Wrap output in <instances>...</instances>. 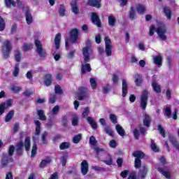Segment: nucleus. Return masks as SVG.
Masks as SVG:
<instances>
[{
  "mask_svg": "<svg viewBox=\"0 0 179 179\" xmlns=\"http://www.w3.org/2000/svg\"><path fill=\"white\" fill-rule=\"evenodd\" d=\"M146 174H148V167L143 166L138 173V179H145Z\"/></svg>",
  "mask_w": 179,
  "mask_h": 179,
  "instance_id": "obj_12",
  "label": "nucleus"
},
{
  "mask_svg": "<svg viewBox=\"0 0 179 179\" xmlns=\"http://www.w3.org/2000/svg\"><path fill=\"white\" fill-rule=\"evenodd\" d=\"M149 96V92L148 90H145L142 92L141 99H140V103H141V107L143 110H146V107L148 106V99Z\"/></svg>",
  "mask_w": 179,
  "mask_h": 179,
  "instance_id": "obj_4",
  "label": "nucleus"
},
{
  "mask_svg": "<svg viewBox=\"0 0 179 179\" xmlns=\"http://www.w3.org/2000/svg\"><path fill=\"white\" fill-rule=\"evenodd\" d=\"M47 135H48V134L45 131L43 134H42V142L43 144L47 143Z\"/></svg>",
  "mask_w": 179,
  "mask_h": 179,
  "instance_id": "obj_58",
  "label": "nucleus"
},
{
  "mask_svg": "<svg viewBox=\"0 0 179 179\" xmlns=\"http://www.w3.org/2000/svg\"><path fill=\"white\" fill-rule=\"evenodd\" d=\"M136 10L140 15H143V13L146 12V7H145V6L143 4H137Z\"/></svg>",
  "mask_w": 179,
  "mask_h": 179,
  "instance_id": "obj_21",
  "label": "nucleus"
},
{
  "mask_svg": "<svg viewBox=\"0 0 179 179\" xmlns=\"http://www.w3.org/2000/svg\"><path fill=\"white\" fill-rule=\"evenodd\" d=\"M109 145L110 148H117V142L115 140H112L110 141Z\"/></svg>",
  "mask_w": 179,
  "mask_h": 179,
  "instance_id": "obj_61",
  "label": "nucleus"
},
{
  "mask_svg": "<svg viewBox=\"0 0 179 179\" xmlns=\"http://www.w3.org/2000/svg\"><path fill=\"white\" fill-rule=\"evenodd\" d=\"M154 59V64L157 65V66H162V62L163 61V58L162 57V55H158L153 58Z\"/></svg>",
  "mask_w": 179,
  "mask_h": 179,
  "instance_id": "obj_16",
  "label": "nucleus"
},
{
  "mask_svg": "<svg viewBox=\"0 0 179 179\" xmlns=\"http://www.w3.org/2000/svg\"><path fill=\"white\" fill-rule=\"evenodd\" d=\"M92 22L98 27H100L101 26V22L100 21V18L99 17V15H97V13H92Z\"/></svg>",
  "mask_w": 179,
  "mask_h": 179,
  "instance_id": "obj_11",
  "label": "nucleus"
},
{
  "mask_svg": "<svg viewBox=\"0 0 179 179\" xmlns=\"http://www.w3.org/2000/svg\"><path fill=\"white\" fill-rule=\"evenodd\" d=\"M34 122H35V125H36L35 135H36V136H38V135H40V132H41V123L38 120H35Z\"/></svg>",
  "mask_w": 179,
  "mask_h": 179,
  "instance_id": "obj_28",
  "label": "nucleus"
},
{
  "mask_svg": "<svg viewBox=\"0 0 179 179\" xmlns=\"http://www.w3.org/2000/svg\"><path fill=\"white\" fill-rule=\"evenodd\" d=\"M35 45L36 47V52L38 54L39 57H45V49L43 48V44L39 40H35Z\"/></svg>",
  "mask_w": 179,
  "mask_h": 179,
  "instance_id": "obj_7",
  "label": "nucleus"
},
{
  "mask_svg": "<svg viewBox=\"0 0 179 179\" xmlns=\"http://www.w3.org/2000/svg\"><path fill=\"white\" fill-rule=\"evenodd\" d=\"M6 6L7 8H12L16 6V2L13 0H5Z\"/></svg>",
  "mask_w": 179,
  "mask_h": 179,
  "instance_id": "obj_36",
  "label": "nucleus"
},
{
  "mask_svg": "<svg viewBox=\"0 0 179 179\" xmlns=\"http://www.w3.org/2000/svg\"><path fill=\"white\" fill-rule=\"evenodd\" d=\"M59 148L61 150H64V149H68V148H69V143L68 142L62 143L61 145H59Z\"/></svg>",
  "mask_w": 179,
  "mask_h": 179,
  "instance_id": "obj_47",
  "label": "nucleus"
},
{
  "mask_svg": "<svg viewBox=\"0 0 179 179\" xmlns=\"http://www.w3.org/2000/svg\"><path fill=\"white\" fill-rule=\"evenodd\" d=\"M13 103V101L12 99H8L6 103H3L0 104V115H2L3 113H5V110L10 107Z\"/></svg>",
  "mask_w": 179,
  "mask_h": 179,
  "instance_id": "obj_9",
  "label": "nucleus"
},
{
  "mask_svg": "<svg viewBox=\"0 0 179 179\" xmlns=\"http://www.w3.org/2000/svg\"><path fill=\"white\" fill-rule=\"evenodd\" d=\"M21 58L20 52L19 50H15V59L17 62H20Z\"/></svg>",
  "mask_w": 179,
  "mask_h": 179,
  "instance_id": "obj_51",
  "label": "nucleus"
},
{
  "mask_svg": "<svg viewBox=\"0 0 179 179\" xmlns=\"http://www.w3.org/2000/svg\"><path fill=\"white\" fill-rule=\"evenodd\" d=\"M90 71H92V68L90 67V64H82V68H81L82 73H86V72H90Z\"/></svg>",
  "mask_w": 179,
  "mask_h": 179,
  "instance_id": "obj_22",
  "label": "nucleus"
},
{
  "mask_svg": "<svg viewBox=\"0 0 179 179\" xmlns=\"http://www.w3.org/2000/svg\"><path fill=\"white\" fill-rule=\"evenodd\" d=\"M79 124V117L78 115H75L72 117V125L76 127V125Z\"/></svg>",
  "mask_w": 179,
  "mask_h": 179,
  "instance_id": "obj_44",
  "label": "nucleus"
},
{
  "mask_svg": "<svg viewBox=\"0 0 179 179\" xmlns=\"http://www.w3.org/2000/svg\"><path fill=\"white\" fill-rule=\"evenodd\" d=\"M104 132L109 135V136H114V131H113V129L108 127H104Z\"/></svg>",
  "mask_w": 179,
  "mask_h": 179,
  "instance_id": "obj_39",
  "label": "nucleus"
},
{
  "mask_svg": "<svg viewBox=\"0 0 179 179\" xmlns=\"http://www.w3.org/2000/svg\"><path fill=\"white\" fill-rule=\"evenodd\" d=\"M37 114L39 117V120H41V121H45V120H47L45 115H44V111L42 110H37Z\"/></svg>",
  "mask_w": 179,
  "mask_h": 179,
  "instance_id": "obj_35",
  "label": "nucleus"
},
{
  "mask_svg": "<svg viewBox=\"0 0 179 179\" xmlns=\"http://www.w3.org/2000/svg\"><path fill=\"white\" fill-rule=\"evenodd\" d=\"M90 113V109H89L88 107L85 108L84 111L83 112V114H82V117L85 118V117H87V115H89Z\"/></svg>",
  "mask_w": 179,
  "mask_h": 179,
  "instance_id": "obj_52",
  "label": "nucleus"
},
{
  "mask_svg": "<svg viewBox=\"0 0 179 179\" xmlns=\"http://www.w3.org/2000/svg\"><path fill=\"white\" fill-rule=\"evenodd\" d=\"M58 12H59V16H61L62 17H64V16L66 15V8H65V6L61 4L59 6L58 8Z\"/></svg>",
  "mask_w": 179,
  "mask_h": 179,
  "instance_id": "obj_14",
  "label": "nucleus"
},
{
  "mask_svg": "<svg viewBox=\"0 0 179 179\" xmlns=\"http://www.w3.org/2000/svg\"><path fill=\"white\" fill-rule=\"evenodd\" d=\"M136 16V13L135 12V10L134 9V7H131V10L129 13L128 17H129V19H131V20H134V19H135Z\"/></svg>",
  "mask_w": 179,
  "mask_h": 179,
  "instance_id": "obj_33",
  "label": "nucleus"
},
{
  "mask_svg": "<svg viewBox=\"0 0 179 179\" xmlns=\"http://www.w3.org/2000/svg\"><path fill=\"white\" fill-rule=\"evenodd\" d=\"M136 78L135 80V83L136 85V86H141V83H142V77H141V76L139 75H136L134 77Z\"/></svg>",
  "mask_w": 179,
  "mask_h": 179,
  "instance_id": "obj_45",
  "label": "nucleus"
},
{
  "mask_svg": "<svg viewBox=\"0 0 179 179\" xmlns=\"http://www.w3.org/2000/svg\"><path fill=\"white\" fill-rule=\"evenodd\" d=\"M158 131L159 134L164 138L166 136V133L164 131V129L162 127V125H158Z\"/></svg>",
  "mask_w": 179,
  "mask_h": 179,
  "instance_id": "obj_54",
  "label": "nucleus"
},
{
  "mask_svg": "<svg viewBox=\"0 0 179 179\" xmlns=\"http://www.w3.org/2000/svg\"><path fill=\"white\" fill-rule=\"evenodd\" d=\"M151 148L153 152H159V147L156 145V143L153 140L151 141Z\"/></svg>",
  "mask_w": 179,
  "mask_h": 179,
  "instance_id": "obj_48",
  "label": "nucleus"
},
{
  "mask_svg": "<svg viewBox=\"0 0 179 179\" xmlns=\"http://www.w3.org/2000/svg\"><path fill=\"white\" fill-rule=\"evenodd\" d=\"M52 82V76L50 74H48L45 76L44 83L45 86H50Z\"/></svg>",
  "mask_w": 179,
  "mask_h": 179,
  "instance_id": "obj_25",
  "label": "nucleus"
},
{
  "mask_svg": "<svg viewBox=\"0 0 179 179\" xmlns=\"http://www.w3.org/2000/svg\"><path fill=\"white\" fill-rule=\"evenodd\" d=\"M90 83L92 89H96V87H97V83H96V80L94 78L90 79Z\"/></svg>",
  "mask_w": 179,
  "mask_h": 179,
  "instance_id": "obj_55",
  "label": "nucleus"
},
{
  "mask_svg": "<svg viewBox=\"0 0 179 179\" xmlns=\"http://www.w3.org/2000/svg\"><path fill=\"white\" fill-rule=\"evenodd\" d=\"M115 129L120 136H125V130L120 124L115 126Z\"/></svg>",
  "mask_w": 179,
  "mask_h": 179,
  "instance_id": "obj_24",
  "label": "nucleus"
},
{
  "mask_svg": "<svg viewBox=\"0 0 179 179\" xmlns=\"http://www.w3.org/2000/svg\"><path fill=\"white\" fill-rule=\"evenodd\" d=\"M49 179H58V173H54L50 176V178Z\"/></svg>",
  "mask_w": 179,
  "mask_h": 179,
  "instance_id": "obj_64",
  "label": "nucleus"
},
{
  "mask_svg": "<svg viewBox=\"0 0 179 179\" xmlns=\"http://www.w3.org/2000/svg\"><path fill=\"white\" fill-rule=\"evenodd\" d=\"M152 86L154 92L155 93H162V87H160V85L157 83V82L153 81L152 83Z\"/></svg>",
  "mask_w": 179,
  "mask_h": 179,
  "instance_id": "obj_17",
  "label": "nucleus"
},
{
  "mask_svg": "<svg viewBox=\"0 0 179 179\" xmlns=\"http://www.w3.org/2000/svg\"><path fill=\"white\" fill-rule=\"evenodd\" d=\"M110 120L113 124H117V116L114 114L110 115Z\"/></svg>",
  "mask_w": 179,
  "mask_h": 179,
  "instance_id": "obj_56",
  "label": "nucleus"
},
{
  "mask_svg": "<svg viewBox=\"0 0 179 179\" xmlns=\"http://www.w3.org/2000/svg\"><path fill=\"white\" fill-rule=\"evenodd\" d=\"M164 13H165V16H166L167 19H171V10L169 8H164Z\"/></svg>",
  "mask_w": 179,
  "mask_h": 179,
  "instance_id": "obj_38",
  "label": "nucleus"
},
{
  "mask_svg": "<svg viewBox=\"0 0 179 179\" xmlns=\"http://www.w3.org/2000/svg\"><path fill=\"white\" fill-rule=\"evenodd\" d=\"M87 121L91 125L93 129H97V123H96V121H94V119H93L92 117H87Z\"/></svg>",
  "mask_w": 179,
  "mask_h": 179,
  "instance_id": "obj_20",
  "label": "nucleus"
},
{
  "mask_svg": "<svg viewBox=\"0 0 179 179\" xmlns=\"http://www.w3.org/2000/svg\"><path fill=\"white\" fill-rule=\"evenodd\" d=\"M71 6L72 9V12L75 13V15H78L79 13V8L76 5V0H72L71 2Z\"/></svg>",
  "mask_w": 179,
  "mask_h": 179,
  "instance_id": "obj_18",
  "label": "nucleus"
},
{
  "mask_svg": "<svg viewBox=\"0 0 179 179\" xmlns=\"http://www.w3.org/2000/svg\"><path fill=\"white\" fill-rule=\"evenodd\" d=\"M105 41V52L107 57H110L111 54H113V45H111V40L109 39L108 36H106L104 38Z\"/></svg>",
  "mask_w": 179,
  "mask_h": 179,
  "instance_id": "obj_6",
  "label": "nucleus"
},
{
  "mask_svg": "<svg viewBox=\"0 0 179 179\" xmlns=\"http://www.w3.org/2000/svg\"><path fill=\"white\" fill-rule=\"evenodd\" d=\"M13 115H15V111L10 110V112H8V113L6 116V119H5L6 122H9V121H10L12 118H13Z\"/></svg>",
  "mask_w": 179,
  "mask_h": 179,
  "instance_id": "obj_34",
  "label": "nucleus"
},
{
  "mask_svg": "<svg viewBox=\"0 0 179 179\" xmlns=\"http://www.w3.org/2000/svg\"><path fill=\"white\" fill-rule=\"evenodd\" d=\"M25 17L27 24H31L33 23V16H31L30 12L27 11L25 13Z\"/></svg>",
  "mask_w": 179,
  "mask_h": 179,
  "instance_id": "obj_27",
  "label": "nucleus"
},
{
  "mask_svg": "<svg viewBox=\"0 0 179 179\" xmlns=\"http://www.w3.org/2000/svg\"><path fill=\"white\" fill-rule=\"evenodd\" d=\"M128 179H136V174L134 172L131 173Z\"/></svg>",
  "mask_w": 179,
  "mask_h": 179,
  "instance_id": "obj_63",
  "label": "nucleus"
},
{
  "mask_svg": "<svg viewBox=\"0 0 179 179\" xmlns=\"http://www.w3.org/2000/svg\"><path fill=\"white\" fill-rule=\"evenodd\" d=\"M128 94V84L127 80H122V97H125Z\"/></svg>",
  "mask_w": 179,
  "mask_h": 179,
  "instance_id": "obj_15",
  "label": "nucleus"
},
{
  "mask_svg": "<svg viewBox=\"0 0 179 179\" xmlns=\"http://www.w3.org/2000/svg\"><path fill=\"white\" fill-rule=\"evenodd\" d=\"M158 171H159V173H162V174L164 176V177H166V178H171V176L170 175V172L169 171H165L162 168H158Z\"/></svg>",
  "mask_w": 179,
  "mask_h": 179,
  "instance_id": "obj_30",
  "label": "nucleus"
},
{
  "mask_svg": "<svg viewBox=\"0 0 179 179\" xmlns=\"http://www.w3.org/2000/svg\"><path fill=\"white\" fill-rule=\"evenodd\" d=\"M133 134L136 139H139V131H138V129H135Z\"/></svg>",
  "mask_w": 179,
  "mask_h": 179,
  "instance_id": "obj_62",
  "label": "nucleus"
},
{
  "mask_svg": "<svg viewBox=\"0 0 179 179\" xmlns=\"http://www.w3.org/2000/svg\"><path fill=\"white\" fill-rule=\"evenodd\" d=\"M33 48V44L31 43H24L22 50L23 51H29L30 50H32Z\"/></svg>",
  "mask_w": 179,
  "mask_h": 179,
  "instance_id": "obj_40",
  "label": "nucleus"
},
{
  "mask_svg": "<svg viewBox=\"0 0 179 179\" xmlns=\"http://www.w3.org/2000/svg\"><path fill=\"white\" fill-rule=\"evenodd\" d=\"M86 45L87 46L83 48V55L85 64L90 62V55H92V52H93L90 41L86 42Z\"/></svg>",
  "mask_w": 179,
  "mask_h": 179,
  "instance_id": "obj_2",
  "label": "nucleus"
},
{
  "mask_svg": "<svg viewBox=\"0 0 179 179\" xmlns=\"http://www.w3.org/2000/svg\"><path fill=\"white\" fill-rule=\"evenodd\" d=\"M143 117V125L149 128V127H150V116L147 114H145Z\"/></svg>",
  "mask_w": 179,
  "mask_h": 179,
  "instance_id": "obj_23",
  "label": "nucleus"
},
{
  "mask_svg": "<svg viewBox=\"0 0 179 179\" xmlns=\"http://www.w3.org/2000/svg\"><path fill=\"white\" fill-rule=\"evenodd\" d=\"M81 139H82V135L80 134H77V135L73 136V143H78L80 142Z\"/></svg>",
  "mask_w": 179,
  "mask_h": 179,
  "instance_id": "obj_41",
  "label": "nucleus"
},
{
  "mask_svg": "<svg viewBox=\"0 0 179 179\" xmlns=\"http://www.w3.org/2000/svg\"><path fill=\"white\" fill-rule=\"evenodd\" d=\"M19 72H20L19 64H16L14 67V71L13 72V76H15V78H17V76H19Z\"/></svg>",
  "mask_w": 179,
  "mask_h": 179,
  "instance_id": "obj_43",
  "label": "nucleus"
},
{
  "mask_svg": "<svg viewBox=\"0 0 179 179\" xmlns=\"http://www.w3.org/2000/svg\"><path fill=\"white\" fill-rule=\"evenodd\" d=\"M89 171V164L87 160H83L81 163V173L83 176H86Z\"/></svg>",
  "mask_w": 179,
  "mask_h": 179,
  "instance_id": "obj_10",
  "label": "nucleus"
},
{
  "mask_svg": "<svg viewBox=\"0 0 179 179\" xmlns=\"http://www.w3.org/2000/svg\"><path fill=\"white\" fill-rule=\"evenodd\" d=\"M10 89L12 92H13V93H19V92H21L22 90V87L17 85H11Z\"/></svg>",
  "mask_w": 179,
  "mask_h": 179,
  "instance_id": "obj_37",
  "label": "nucleus"
},
{
  "mask_svg": "<svg viewBox=\"0 0 179 179\" xmlns=\"http://www.w3.org/2000/svg\"><path fill=\"white\" fill-rule=\"evenodd\" d=\"M59 43H61V34H57L55 38V44L57 50H59Z\"/></svg>",
  "mask_w": 179,
  "mask_h": 179,
  "instance_id": "obj_29",
  "label": "nucleus"
},
{
  "mask_svg": "<svg viewBox=\"0 0 179 179\" xmlns=\"http://www.w3.org/2000/svg\"><path fill=\"white\" fill-rule=\"evenodd\" d=\"M155 31L157 32L161 40H163V41H166L167 40V36H166V32L167 31V29H166V26L164 24H163L162 23H159L158 24L157 28H155V25H152L150 28V36H153Z\"/></svg>",
  "mask_w": 179,
  "mask_h": 179,
  "instance_id": "obj_1",
  "label": "nucleus"
},
{
  "mask_svg": "<svg viewBox=\"0 0 179 179\" xmlns=\"http://www.w3.org/2000/svg\"><path fill=\"white\" fill-rule=\"evenodd\" d=\"M3 30H5V20L0 17V31H3Z\"/></svg>",
  "mask_w": 179,
  "mask_h": 179,
  "instance_id": "obj_50",
  "label": "nucleus"
},
{
  "mask_svg": "<svg viewBox=\"0 0 179 179\" xmlns=\"http://www.w3.org/2000/svg\"><path fill=\"white\" fill-rule=\"evenodd\" d=\"M78 37H79V31L77 29H73L71 31V41L75 43L78 40Z\"/></svg>",
  "mask_w": 179,
  "mask_h": 179,
  "instance_id": "obj_13",
  "label": "nucleus"
},
{
  "mask_svg": "<svg viewBox=\"0 0 179 179\" xmlns=\"http://www.w3.org/2000/svg\"><path fill=\"white\" fill-rule=\"evenodd\" d=\"M59 112V106H56L52 109V115H57L58 113Z\"/></svg>",
  "mask_w": 179,
  "mask_h": 179,
  "instance_id": "obj_53",
  "label": "nucleus"
},
{
  "mask_svg": "<svg viewBox=\"0 0 179 179\" xmlns=\"http://www.w3.org/2000/svg\"><path fill=\"white\" fill-rule=\"evenodd\" d=\"M36 153H37V144L34 143L31 150V157H34Z\"/></svg>",
  "mask_w": 179,
  "mask_h": 179,
  "instance_id": "obj_46",
  "label": "nucleus"
},
{
  "mask_svg": "<svg viewBox=\"0 0 179 179\" xmlns=\"http://www.w3.org/2000/svg\"><path fill=\"white\" fill-rule=\"evenodd\" d=\"M55 90L57 94H62V89H61V87L59 85H56Z\"/></svg>",
  "mask_w": 179,
  "mask_h": 179,
  "instance_id": "obj_57",
  "label": "nucleus"
},
{
  "mask_svg": "<svg viewBox=\"0 0 179 179\" xmlns=\"http://www.w3.org/2000/svg\"><path fill=\"white\" fill-rule=\"evenodd\" d=\"M12 50V43L9 41H6L3 43V55L4 58H8L9 57V54H10V50Z\"/></svg>",
  "mask_w": 179,
  "mask_h": 179,
  "instance_id": "obj_5",
  "label": "nucleus"
},
{
  "mask_svg": "<svg viewBox=\"0 0 179 179\" xmlns=\"http://www.w3.org/2000/svg\"><path fill=\"white\" fill-rule=\"evenodd\" d=\"M23 150V141H20L16 145V152L17 155H22Z\"/></svg>",
  "mask_w": 179,
  "mask_h": 179,
  "instance_id": "obj_32",
  "label": "nucleus"
},
{
  "mask_svg": "<svg viewBox=\"0 0 179 179\" xmlns=\"http://www.w3.org/2000/svg\"><path fill=\"white\" fill-rule=\"evenodd\" d=\"M133 156L136 157L134 162L135 168L139 169V167L142 166L141 159H143L145 157V154L142 151H135L133 152Z\"/></svg>",
  "mask_w": 179,
  "mask_h": 179,
  "instance_id": "obj_3",
  "label": "nucleus"
},
{
  "mask_svg": "<svg viewBox=\"0 0 179 179\" xmlns=\"http://www.w3.org/2000/svg\"><path fill=\"white\" fill-rule=\"evenodd\" d=\"M31 94H33V91L31 90H27L23 92V95L26 97H29V96H31Z\"/></svg>",
  "mask_w": 179,
  "mask_h": 179,
  "instance_id": "obj_60",
  "label": "nucleus"
},
{
  "mask_svg": "<svg viewBox=\"0 0 179 179\" xmlns=\"http://www.w3.org/2000/svg\"><path fill=\"white\" fill-rule=\"evenodd\" d=\"M100 2H101V0H89L88 5L95 8H100Z\"/></svg>",
  "mask_w": 179,
  "mask_h": 179,
  "instance_id": "obj_19",
  "label": "nucleus"
},
{
  "mask_svg": "<svg viewBox=\"0 0 179 179\" xmlns=\"http://www.w3.org/2000/svg\"><path fill=\"white\" fill-rule=\"evenodd\" d=\"M165 115H166L168 118H170V117H171V107L167 106L165 108Z\"/></svg>",
  "mask_w": 179,
  "mask_h": 179,
  "instance_id": "obj_49",
  "label": "nucleus"
},
{
  "mask_svg": "<svg viewBox=\"0 0 179 179\" xmlns=\"http://www.w3.org/2000/svg\"><path fill=\"white\" fill-rule=\"evenodd\" d=\"M24 148L26 150H30V137H26L24 141Z\"/></svg>",
  "mask_w": 179,
  "mask_h": 179,
  "instance_id": "obj_42",
  "label": "nucleus"
},
{
  "mask_svg": "<svg viewBox=\"0 0 179 179\" xmlns=\"http://www.w3.org/2000/svg\"><path fill=\"white\" fill-rule=\"evenodd\" d=\"M13 152H15V146L10 145L8 149L9 156H12V155H13Z\"/></svg>",
  "mask_w": 179,
  "mask_h": 179,
  "instance_id": "obj_59",
  "label": "nucleus"
},
{
  "mask_svg": "<svg viewBox=\"0 0 179 179\" xmlns=\"http://www.w3.org/2000/svg\"><path fill=\"white\" fill-rule=\"evenodd\" d=\"M90 145L94 146L93 149L97 155H99V153H101V152H104L103 148H99L96 147V145H97V141H96V138L94 136H92L90 138Z\"/></svg>",
  "mask_w": 179,
  "mask_h": 179,
  "instance_id": "obj_8",
  "label": "nucleus"
},
{
  "mask_svg": "<svg viewBox=\"0 0 179 179\" xmlns=\"http://www.w3.org/2000/svg\"><path fill=\"white\" fill-rule=\"evenodd\" d=\"M50 163H51V158L48 157V158L43 159V161H41V162L40 164L41 169H44V167H45V166H47V164H50Z\"/></svg>",
  "mask_w": 179,
  "mask_h": 179,
  "instance_id": "obj_31",
  "label": "nucleus"
},
{
  "mask_svg": "<svg viewBox=\"0 0 179 179\" xmlns=\"http://www.w3.org/2000/svg\"><path fill=\"white\" fill-rule=\"evenodd\" d=\"M108 24L111 26V27H114L115 26V23H117V20L114 15H109L108 17Z\"/></svg>",
  "mask_w": 179,
  "mask_h": 179,
  "instance_id": "obj_26",
  "label": "nucleus"
}]
</instances>
